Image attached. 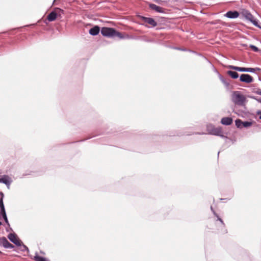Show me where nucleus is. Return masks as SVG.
<instances>
[{
    "mask_svg": "<svg viewBox=\"0 0 261 261\" xmlns=\"http://www.w3.org/2000/svg\"><path fill=\"white\" fill-rule=\"evenodd\" d=\"M2 214L3 217L4 218L5 222L8 223V219H7V217L6 216V213L5 211H2Z\"/></svg>",
    "mask_w": 261,
    "mask_h": 261,
    "instance_id": "20",
    "label": "nucleus"
},
{
    "mask_svg": "<svg viewBox=\"0 0 261 261\" xmlns=\"http://www.w3.org/2000/svg\"><path fill=\"white\" fill-rule=\"evenodd\" d=\"M100 31V28L99 27L96 25L93 28H91L89 30V33L90 34L92 35H97Z\"/></svg>",
    "mask_w": 261,
    "mask_h": 261,
    "instance_id": "12",
    "label": "nucleus"
},
{
    "mask_svg": "<svg viewBox=\"0 0 261 261\" xmlns=\"http://www.w3.org/2000/svg\"><path fill=\"white\" fill-rule=\"evenodd\" d=\"M0 182H3L6 185L9 184V183L8 178L6 176L0 178Z\"/></svg>",
    "mask_w": 261,
    "mask_h": 261,
    "instance_id": "16",
    "label": "nucleus"
},
{
    "mask_svg": "<svg viewBox=\"0 0 261 261\" xmlns=\"http://www.w3.org/2000/svg\"><path fill=\"white\" fill-rule=\"evenodd\" d=\"M257 114H260V117H259V118L261 119V112H257Z\"/></svg>",
    "mask_w": 261,
    "mask_h": 261,
    "instance_id": "27",
    "label": "nucleus"
},
{
    "mask_svg": "<svg viewBox=\"0 0 261 261\" xmlns=\"http://www.w3.org/2000/svg\"><path fill=\"white\" fill-rule=\"evenodd\" d=\"M236 125L238 127H242L243 126V121L240 119H237L235 121Z\"/></svg>",
    "mask_w": 261,
    "mask_h": 261,
    "instance_id": "17",
    "label": "nucleus"
},
{
    "mask_svg": "<svg viewBox=\"0 0 261 261\" xmlns=\"http://www.w3.org/2000/svg\"><path fill=\"white\" fill-rule=\"evenodd\" d=\"M221 122L224 125H230L232 123V119L230 117H224L221 119Z\"/></svg>",
    "mask_w": 261,
    "mask_h": 261,
    "instance_id": "13",
    "label": "nucleus"
},
{
    "mask_svg": "<svg viewBox=\"0 0 261 261\" xmlns=\"http://www.w3.org/2000/svg\"><path fill=\"white\" fill-rule=\"evenodd\" d=\"M1 253H2V252H1V251H0V254H1Z\"/></svg>",
    "mask_w": 261,
    "mask_h": 261,
    "instance_id": "30",
    "label": "nucleus"
},
{
    "mask_svg": "<svg viewBox=\"0 0 261 261\" xmlns=\"http://www.w3.org/2000/svg\"><path fill=\"white\" fill-rule=\"evenodd\" d=\"M2 225V223H1V222H0V225Z\"/></svg>",
    "mask_w": 261,
    "mask_h": 261,
    "instance_id": "29",
    "label": "nucleus"
},
{
    "mask_svg": "<svg viewBox=\"0 0 261 261\" xmlns=\"http://www.w3.org/2000/svg\"><path fill=\"white\" fill-rule=\"evenodd\" d=\"M34 259L36 261H47L45 258L38 255L35 256Z\"/></svg>",
    "mask_w": 261,
    "mask_h": 261,
    "instance_id": "15",
    "label": "nucleus"
},
{
    "mask_svg": "<svg viewBox=\"0 0 261 261\" xmlns=\"http://www.w3.org/2000/svg\"><path fill=\"white\" fill-rule=\"evenodd\" d=\"M227 74L233 79H236L239 77L238 73L236 71L229 70L227 72Z\"/></svg>",
    "mask_w": 261,
    "mask_h": 261,
    "instance_id": "14",
    "label": "nucleus"
},
{
    "mask_svg": "<svg viewBox=\"0 0 261 261\" xmlns=\"http://www.w3.org/2000/svg\"><path fill=\"white\" fill-rule=\"evenodd\" d=\"M221 133V130L219 128H215L213 130V134L215 135H219V134Z\"/></svg>",
    "mask_w": 261,
    "mask_h": 261,
    "instance_id": "23",
    "label": "nucleus"
},
{
    "mask_svg": "<svg viewBox=\"0 0 261 261\" xmlns=\"http://www.w3.org/2000/svg\"><path fill=\"white\" fill-rule=\"evenodd\" d=\"M57 17V13L54 11L50 13L48 15L47 19L49 21H53L56 19Z\"/></svg>",
    "mask_w": 261,
    "mask_h": 261,
    "instance_id": "11",
    "label": "nucleus"
},
{
    "mask_svg": "<svg viewBox=\"0 0 261 261\" xmlns=\"http://www.w3.org/2000/svg\"><path fill=\"white\" fill-rule=\"evenodd\" d=\"M57 10H59V11H61V9H59V8H57L56 9Z\"/></svg>",
    "mask_w": 261,
    "mask_h": 261,
    "instance_id": "28",
    "label": "nucleus"
},
{
    "mask_svg": "<svg viewBox=\"0 0 261 261\" xmlns=\"http://www.w3.org/2000/svg\"><path fill=\"white\" fill-rule=\"evenodd\" d=\"M246 98L245 96L241 94L239 91H235L232 95V100L235 105L243 106L245 104Z\"/></svg>",
    "mask_w": 261,
    "mask_h": 261,
    "instance_id": "2",
    "label": "nucleus"
},
{
    "mask_svg": "<svg viewBox=\"0 0 261 261\" xmlns=\"http://www.w3.org/2000/svg\"><path fill=\"white\" fill-rule=\"evenodd\" d=\"M140 19L143 23H146V26L148 27H154L157 25V23L152 18L140 16Z\"/></svg>",
    "mask_w": 261,
    "mask_h": 261,
    "instance_id": "4",
    "label": "nucleus"
},
{
    "mask_svg": "<svg viewBox=\"0 0 261 261\" xmlns=\"http://www.w3.org/2000/svg\"><path fill=\"white\" fill-rule=\"evenodd\" d=\"M225 16L229 18H236L239 17V13L238 12L234 11H228L225 14Z\"/></svg>",
    "mask_w": 261,
    "mask_h": 261,
    "instance_id": "8",
    "label": "nucleus"
},
{
    "mask_svg": "<svg viewBox=\"0 0 261 261\" xmlns=\"http://www.w3.org/2000/svg\"><path fill=\"white\" fill-rule=\"evenodd\" d=\"M0 207H1V211H5V207H4V203H3V197H2V198L0 199Z\"/></svg>",
    "mask_w": 261,
    "mask_h": 261,
    "instance_id": "19",
    "label": "nucleus"
},
{
    "mask_svg": "<svg viewBox=\"0 0 261 261\" xmlns=\"http://www.w3.org/2000/svg\"><path fill=\"white\" fill-rule=\"evenodd\" d=\"M227 68L229 69H233L238 71L240 72H247V68L245 67H240L238 66H235L233 65H229L227 66Z\"/></svg>",
    "mask_w": 261,
    "mask_h": 261,
    "instance_id": "10",
    "label": "nucleus"
},
{
    "mask_svg": "<svg viewBox=\"0 0 261 261\" xmlns=\"http://www.w3.org/2000/svg\"><path fill=\"white\" fill-rule=\"evenodd\" d=\"M0 244L3 245L6 248H13L14 246L9 242L5 237L0 238Z\"/></svg>",
    "mask_w": 261,
    "mask_h": 261,
    "instance_id": "6",
    "label": "nucleus"
},
{
    "mask_svg": "<svg viewBox=\"0 0 261 261\" xmlns=\"http://www.w3.org/2000/svg\"><path fill=\"white\" fill-rule=\"evenodd\" d=\"M149 8L151 9L154 10L155 11H156L157 12L163 13L164 12V8H163L160 6H158L154 4H149Z\"/></svg>",
    "mask_w": 261,
    "mask_h": 261,
    "instance_id": "9",
    "label": "nucleus"
},
{
    "mask_svg": "<svg viewBox=\"0 0 261 261\" xmlns=\"http://www.w3.org/2000/svg\"><path fill=\"white\" fill-rule=\"evenodd\" d=\"M252 125V122L248 121L243 122V126L244 127H248Z\"/></svg>",
    "mask_w": 261,
    "mask_h": 261,
    "instance_id": "18",
    "label": "nucleus"
},
{
    "mask_svg": "<svg viewBox=\"0 0 261 261\" xmlns=\"http://www.w3.org/2000/svg\"><path fill=\"white\" fill-rule=\"evenodd\" d=\"M240 80L242 82L249 84L253 81V78L248 74H242L240 77Z\"/></svg>",
    "mask_w": 261,
    "mask_h": 261,
    "instance_id": "5",
    "label": "nucleus"
},
{
    "mask_svg": "<svg viewBox=\"0 0 261 261\" xmlns=\"http://www.w3.org/2000/svg\"><path fill=\"white\" fill-rule=\"evenodd\" d=\"M250 47L254 51L257 52V51H258L259 50L258 48L257 47H256L255 46H254V45H251L250 46Z\"/></svg>",
    "mask_w": 261,
    "mask_h": 261,
    "instance_id": "22",
    "label": "nucleus"
},
{
    "mask_svg": "<svg viewBox=\"0 0 261 261\" xmlns=\"http://www.w3.org/2000/svg\"><path fill=\"white\" fill-rule=\"evenodd\" d=\"M9 239L16 245H20V240L17 235L15 233H11L8 235Z\"/></svg>",
    "mask_w": 261,
    "mask_h": 261,
    "instance_id": "7",
    "label": "nucleus"
},
{
    "mask_svg": "<svg viewBox=\"0 0 261 261\" xmlns=\"http://www.w3.org/2000/svg\"><path fill=\"white\" fill-rule=\"evenodd\" d=\"M101 33L104 36L109 37H117L120 39H123V34L111 28L103 27L101 30Z\"/></svg>",
    "mask_w": 261,
    "mask_h": 261,
    "instance_id": "1",
    "label": "nucleus"
},
{
    "mask_svg": "<svg viewBox=\"0 0 261 261\" xmlns=\"http://www.w3.org/2000/svg\"><path fill=\"white\" fill-rule=\"evenodd\" d=\"M254 99H255L256 100H257L258 102H260L261 103V98H255V97H253Z\"/></svg>",
    "mask_w": 261,
    "mask_h": 261,
    "instance_id": "26",
    "label": "nucleus"
},
{
    "mask_svg": "<svg viewBox=\"0 0 261 261\" xmlns=\"http://www.w3.org/2000/svg\"><path fill=\"white\" fill-rule=\"evenodd\" d=\"M247 72H254L256 70H259V68H247Z\"/></svg>",
    "mask_w": 261,
    "mask_h": 261,
    "instance_id": "21",
    "label": "nucleus"
},
{
    "mask_svg": "<svg viewBox=\"0 0 261 261\" xmlns=\"http://www.w3.org/2000/svg\"><path fill=\"white\" fill-rule=\"evenodd\" d=\"M241 14L246 19L251 22L255 26L259 27L257 21L254 17V16L250 13L249 11L245 9H243L241 12Z\"/></svg>",
    "mask_w": 261,
    "mask_h": 261,
    "instance_id": "3",
    "label": "nucleus"
},
{
    "mask_svg": "<svg viewBox=\"0 0 261 261\" xmlns=\"http://www.w3.org/2000/svg\"><path fill=\"white\" fill-rule=\"evenodd\" d=\"M218 220L219 221H220L221 222V223H222V225L223 226H224L225 224H224V223H223V221H222V220L221 218H218Z\"/></svg>",
    "mask_w": 261,
    "mask_h": 261,
    "instance_id": "25",
    "label": "nucleus"
},
{
    "mask_svg": "<svg viewBox=\"0 0 261 261\" xmlns=\"http://www.w3.org/2000/svg\"><path fill=\"white\" fill-rule=\"evenodd\" d=\"M255 93L258 95H261V89H257L256 91H255Z\"/></svg>",
    "mask_w": 261,
    "mask_h": 261,
    "instance_id": "24",
    "label": "nucleus"
}]
</instances>
